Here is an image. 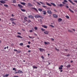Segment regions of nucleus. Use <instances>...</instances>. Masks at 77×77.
Segmentation results:
<instances>
[{
    "instance_id": "1",
    "label": "nucleus",
    "mask_w": 77,
    "mask_h": 77,
    "mask_svg": "<svg viewBox=\"0 0 77 77\" xmlns=\"http://www.w3.org/2000/svg\"><path fill=\"white\" fill-rule=\"evenodd\" d=\"M35 18H42V16H39L38 14H37L35 16Z\"/></svg>"
},
{
    "instance_id": "2",
    "label": "nucleus",
    "mask_w": 77,
    "mask_h": 77,
    "mask_svg": "<svg viewBox=\"0 0 77 77\" xmlns=\"http://www.w3.org/2000/svg\"><path fill=\"white\" fill-rule=\"evenodd\" d=\"M18 6L20 8V9H21L22 8H23V6L21 5L20 4H18Z\"/></svg>"
},
{
    "instance_id": "3",
    "label": "nucleus",
    "mask_w": 77,
    "mask_h": 77,
    "mask_svg": "<svg viewBox=\"0 0 77 77\" xmlns=\"http://www.w3.org/2000/svg\"><path fill=\"white\" fill-rule=\"evenodd\" d=\"M39 50L41 52H42V51H45L44 49L42 48H39Z\"/></svg>"
},
{
    "instance_id": "4",
    "label": "nucleus",
    "mask_w": 77,
    "mask_h": 77,
    "mask_svg": "<svg viewBox=\"0 0 77 77\" xmlns=\"http://www.w3.org/2000/svg\"><path fill=\"white\" fill-rule=\"evenodd\" d=\"M63 66L62 65H61L60 66V67L59 68V69H63Z\"/></svg>"
},
{
    "instance_id": "5",
    "label": "nucleus",
    "mask_w": 77,
    "mask_h": 77,
    "mask_svg": "<svg viewBox=\"0 0 77 77\" xmlns=\"http://www.w3.org/2000/svg\"><path fill=\"white\" fill-rule=\"evenodd\" d=\"M29 18H31V19H33V16L32 15H30L28 16Z\"/></svg>"
},
{
    "instance_id": "6",
    "label": "nucleus",
    "mask_w": 77,
    "mask_h": 77,
    "mask_svg": "<svg viewBox=\"0 0 77 77\" xmlns=\"http://www.w3.org/2000/svg\"><path fill=\"white\" fill-rule=\"evenodd\" d=\"M48 14H50L49 16H51V15H52V12H51V11H49Z\"/></svg>"
},
{
    "instance_id": "7",
    "label": "nucleus",
    "mask_w": 77,
    "mask_h": 77,
    "mask_svg": "<svg viewBox=\"0 0 77 77\" xmlns=\"http://www.w3.org/2000/svg\"><path fill=\"white\" fill-rule=\"evenodd\" d=\"M68 1L69 2L71 3H72L73 5H75V3H73L72 2V1H71V0H68Z\"/></svg>"
},
{
    "instance_id": "8",
    "label": "nucleus",
    "mask_w": 77,
    "mask_h": 77,
    "mask_svg": "<svg viewBox=\"0 0 77 77\" xmlns=\"http://www.w3.org/2000/svg\"><path fill=\"white\" fill-rule=\"evenodd\" d=\"M42 7L45 8V9H48V7L45 6L43 5Z\"/></svg>"
},
{
    "instance_id": "9",
    "label": "nucleus",
    "mask_w": 77,
    "mask_h": 77,
    "mask_svg": "<svg viewBox=\"0 0 77 77\" xmlns=\"http://www.w3.org/2000/svg\"><path fill=\"white\" fill-rule=\"evenodd\" d=\"M0 2L1 3H3V4H5L6 2H5L3 0H1L0 1Z\"/></svg>"
},
{
    "instance_id": "10",
    "label": "nucleus",
    "mask_w": 77,
    "mask_h": 77,
    "mask_svg": "<svg viewBox=\"0 0 77 77\" xmlns=\"http://www.w3.org/2000/svg\"><path fill=\"white\" fill-rule=\"evenodd\" d=\"M31 8L32 9H34L35 11H36V12H38V10L37 9H36V8Z\"/></svg>"
},
{
    "instance_id": "11",
    "label": "nucleus",
    "mask_w": 77,
    "mask_h": 77,
    "mask_svg": "<svg viewBox=\"0 0 77 77\" xmlns=\"http://www.w3.org/2000/svg\"><path fill=\"white\" fill-rule=\"evenodd\" d=\"M53 16L54 18H57V15H56V14H53Z\"/></svg>"
},
{
    "instance_id": "12",
    "label": "nucleus",
    "mask_w": 77,
    "mask_h": 77,
    "mask_svg": "<svg viewBox=\"0 0 77 77\" xmlns=\"http://www.w3.org/2000/svg\"><path fill=\"white\" fill-rule=\"evenodd\" d=\"M10 20H11V21H13L16 20V19H14V18H11L10 19Z\"/></svg>"
},
{
    "instance_id": "13",
    "label": "nucleus",
    "mask_w": 77,
    "mask_h": 77,
    "mask_svg": "<svg viewBox=\"0 0 77 77\" xmlns=\"http://www.w3.org/2000/svg\"><path fill=\"white\" fill-rule=\"evenodd\" d=\"M18 73H23V72L21 70H18L17 71Z\"/></svg>"
},
{
    "instance_id": "14",
    "label": "nucleus",
    "mask_w": 77,
    "mask_h": 77,
    "mask_svg": "<svg viewBox=\"0 0 77 77\" xmlns=\"http://www.w3.org/2000/svg\"><path fill=\"white\" fill-rule=\"evenodd\" d=\"M42 27H44V28H45V29H47V26L45 25H42Z\"/></svg>"
},
{
    "instance_id": "15",
    "label": "nucleus",
    "mask_w": 77,
    "mask_h": 77,
    "mask_svg": "<svg viewBox=\"0 0 77 77\" xmlns=\"http://www.w3.org/2000/svg\"><path fill=\"white\" fill-rule=\"evenodd\" d=\"M62 21V19L61 18H59L58 20V21L59 22H60V21Z\"/></svg>"
},
{
    "instance_id": "16",
    "label": "nucleus",
    "mask_w": 77,
    "mask_h": 77,
    "mask_svg": "<svg viewBox=\"0 0 77 77\" xmlns=\"http://www.w3.org/2000/svg\"><path fill=\"white\" fill-rule=\"evenodd\" d=\"M24 20H25L26 21H27V17H25L24 18Z\"/></svg>"
},
{
    "instance_id": "17",
    "label": "nucleus",
    "mask_w": 77,
    "mask_h": 77,
    "mask_svg": "<svg viewBox=\"0 0 77 77\" xmlns=\"http://www.w3.org/2000/svg\"><path fill=\"white\" fill-rule=\"evenodd\" d=\"M70 66H71V65L69 64L66 67L67 68H69L70 67Z\"/></svg>"
},
{
    "instance_id": "18",
    "label": "nucleus",
    "mask_w": 77,
    "mask_h": 77,
    "mask_svg": "<svg viewBox=\"0 0 77 77\" xmlns=\"http://www.w3.org/2000/svg\"><path fill=\"white\" fill-rule=\"evenodd\" d=\"M43 12L44 15H46V14H47V12L45 11H43Z\"/></svg>"
},
{
    "instance_id": "19",
    "label": "nucleus",
    "mask_w": 77,
    "mask_h": 77,
    "mask_svg": "<svg viewBox=\"0 0 77 77\" xmlns=\"http://www.w3.org/2000/svg\"><path fill=\"white\" fill-rule=\"evenodd\" d=\"M32 67L34 69H37L38 68V67L35 66H33Z\"/></svg>"
},
{
    "instance_id": "20",
    "label": "nucleus",
    "mask_w": 77,
    "mask_h": 77,
    "mask_svg": "<svg viewBox=\"0 0 77 77\" xmlns=\"http://www.w3.org/2000/svg\"><path fill=\"white\" fill-rule=\"evenodd\" d=\"M17 36L18 38H23L21 36H20L19 35H17Z\"/></svg>"
},
{
    "instance_id": "21",
    "label": "nucleus",
    "mask_w": 77,
    "mask_h": 77,
    "mask_svg": "<svg viewBox=\"0 0 77 77\" xmlns=\"http://www.w3.org/2000/svg\"><path fill=\"white\" fill-rule=\"evenodd\" d=\"M28 5L29 6H32V4L30 3H28Z\"/></svg>"
},
{
    "instance_id": "22",
    "label": "nucleus",
    "mask_w": 77,
    "mask_h": 77,
    "mask_svg": "<svg viewBox=\"0 0 77 77\" xmlns=\"http://www.w3.org/2000/svg\"><path fill=\"white\" fill-rule=\"evenodd\" d=\"M20 3L21 4V5H24V6L25 5H26V3L24 2H21Z\"/></svg>"
},
{
    "instance_id": "23",
    "label": "nucleus",
    "mask_w": 77,
    "mask_h": 77,
    "mask_svg": "<svg viewBox=\"0 0 77 77\" xmlns=\"http://www.w3.org/2000/svg\"><path fill=\"white\" fill-rule=\"evenodd\" d=\"M44 33H45V34H48V31H46L45 32H44Z\"/></svg>"
},
{
    "instance_id": "24",
    "label": "nucleus",
    "mask_w": 77,
    "mask_h": 77,
    "mask_svg": "<svg viewBox=\"0 0 77 77\" xmlns=\"http://www.w3.org/2000/svg\"><path fill=\"white\" fill-rule=\"evenodd\" d=\"M51 3V5H52L54 6H56V5L55 4H54V3Z\"/></svg>"
},
{
    "instance_id": "25",
    "label": "nucleus",
    "mask_w": 77,
    "mask_h": 77,
    "mask_svg": "<svg viewBox=\"0 0 77 77\" xmlns=\"http://www.w3.org/2000/svg\"><path fill=\"white\" fill-rule=\"evenodd\" d=\"M41 30L42 32H44L45 30L44 28H42Z\"/></svg>"
},
{
    "instance_id": "26",
    "label": "nucleus",
    "mask_w": 77,
    "mask_h": 77,
    "mask_svg": "<svg viewBox=\"0 0 77 77\" xmlns=\"http://www.w3.org/2000/svg\"><path fill=\"white\" fill-rule=\"evenodd\" d=\"M21 10L22 11V12H26V10L24 9H21Z\"/></svg>"
},
{
    "instance_id": "27",
    "label": "nucleus",
    "mask_w": 77,
    "mask_h": 77,
    "mask_svg": "<svg viewBox=\"0 0 77 77\" xmlns=\"http://www.w3.org/2000/svg\"><path fill=\"white\" fill-rule=\"evenodd\" d=\"M13 1V3H16V0H12Z\"/></svg>"
},
{
    "instance_id": "28",
    "label": "nucleus",
    "mask_w": 77,
    "mask_h": 77,
    "mask_svg": "<svg viewBox=\"0 0 77 77\" xmlns=\"http://www.w3.org/2000/svg\"><path fill=\"white\" fill-rule=\"evenodd\" d=\"M38 10L39 11H42V9H41V8H39Z\"/></svg>"
},
{
    "instance_id": "29",
    "label": "nucleus",
    "mask_w": 77,
    "mask_h": 77,
    "mask_svg": "<svg viewBox=\"0 0 77 77\" xmlns=\"http://www.w3.org/2000/svg\"><path fill=\"white\" fill-rule=\"evenodd\" d=\"M41 57L42 58V59L43 60H44V56H41Z\"/></svg>"
},
{
    "instance_id": "30",
    "label": "nucleus",
    "mask_w": 77,
    "mask_h": 77,
    "mask_svg": "<svg viewBox=\"0 0 77 77\" xmlns=\"http://www.w3.org/2000/svg\"><path fill=\"white\" fill-rule=\"evenodd\" d=\"M59 5V6L60 7H61L62 6H64V5H62V4H60Z\"/></svg>"
},
{
    "instance_id": "31",
    "label": "nucleus",
    "mask_w": 77,
    "mask_h": 77,
    "mask_svg": "<svg viewBox=\"0 0 77 77\" xmlns=\"http://www.w3.org/2000/svg\"><path fill=\"white\" fill-rule=\"evenodd\" d=\"M69 11H71V12H73V13L74 12V11H73L71 10V9L69 8Z\"/></svg>"
},
{
    "instance_id": "32",
    "label": "nucleus",
    "mask_w": 77,
    "mask_h": 77,
    "mask_svg": "<svg viewBox=\"0 0 77 77\" xmlns=\"http://www.w3.org/2000/svg\"><path fill=\"white\" fill-rule=\"evenodd\" d=\"M34 29H35V30H37V29H38V28L36 27H34Z\"/></svg>"
},
{
    "instance_id": "33",
    "label": "nucleus",
    "mask_w": 77,
    "mask_h": 77,
    "mask_svg": "<svg viewBox=\"0 0 77 77\" xmlns=\"http://www.w3.org/2000/svg\"><path fill=\"white\" fill-rule=\"evenodd\" d=\"M13 71H16V70L15 69V68H13Z\"/></svg>"
},
{
    "instance_id": "34",
    "label": "nucleus",
    "mask_w": 77,
    "mask_h": 77,
    "mask_svg": "<svg viewBox=\"0 0 77 77\" xmlns=\"http://www.w3.org/2000/svg\"><path fill=\"white\" fill-rule=\"evenodd\" d=\"M66 18H68L69 19V16H66Z\"/></svg>"
},
{
    "instance_id": "35",
    "label": "nucleus",
    "mask_w": 77,
    "mask_h": 77,
    "mask_svg": "<svg viewBox=\"0 0 77 77\" xmlns=\"http://www.w3.org/2000/svg\"><path fill=\"white\" fill-rule=\"evenodd\" d=\"M44 43L45 45H47V44H48V43H47V42H45Z\"/></svg>"
},
{
    "instance_id": "36",
    "label": "nucleus",
    "mask_w": 77,
    "mask_h": 77,
    "mask_svg": "<svg viewBox=\"0 0 77 77\" xmlns=\"http://www.w3.org/2000/svg\"><path fill=\"white\" fill-rule=\"evenodd\" d=\"M40 3H41V4H42V5H45V4H44L42 2H40Z\"/></svg>"
},
{
    "instance_id": "37",
    "label": "nucleus",
    "mask_w": 77,
    "mask_h": 77,
    "mask_svg": "<svg viewBox=\"0 0 77 77\" xmlns=\"http://www.w3.org/2000/svg\"><path fill=\"white\" fill-rule=\"evenodd\" d=\"M31 20H29L28 21L27 20V22H28V23H30V22H31Z\"/></svg>"
},
{
    "instance_id": "38",
    "label": "nucleus",
    "mask_w": 77,
    "mask_h": 77,
    "mask_svg": "<svg viewBox=\"0 0 77 77\" xmlns=\"http://www.w3.org/2000/svg\"><path fill=\"white\" fill-rule=\"evenodd\" d=\"M4 6H5V7H8V5H4Z\"/></svg>"
},
{
    "instance_id": "39",
    "label": "nucleus",
    "mask_w": 77,
    "mask_h": 77,
    "mask_svg": "<svg viewBox=\"0 0 77 77\" xmlns=\"http://www.w3.org/2000/svg\"><path fill=\"white\" fill-rule=\"evenodd\" d=\"M5 75L6 77H8L9 76V74H7Z\"/></svg>"
},
{
    "instance_id": "40",
    "label": "nucleus",
    "mask_w": 77,
    "mask_h": 77,
    "mask_svg": "<svg viewBox=\"0 0 77 77\" xmlns=\"http://www.w3.org/2000/svg\"><path fill=\"white\" fill-rule=\"evenodd\" d=\"M12 24H15V25H16V24L14 22H12Z\"/></svg>"
},
{
    "instance_id": "41",
    "label": "nucleus",
    "mask_w": 77,
    "mask_h": 77,
    "mask_svg": "<svg viewBox=\"0 0 77 77\" xmlns=\"http://www.w3.org/2000/svg\"><path fill=\"white\" fill-rule=\"evenodd\" d=\"M64 2H65L66 3H67V2H68V1L66 0H64Z\"/></svg>"
},
{
    "instance_id": "42",
    "label": "nucleus",
    "mask_w": 77,
    "mask_h": 77,
    "mask_svg": "<svg viewBox=\"0 0 77 77\" xmlns=\"http://www.w3.org/2000/svg\"><path fill=\"white\" fill-rule=\"evenodd\" d=\"M36 3H37L38 5H41V4H40V3H39L38 2H37Z\"/></svg>"
},
{
    "instance_id": "43",
    "label": "nucleus",
    "mask_w": 77,
    "mask_h": 77,
    "mask_svg": "<svg viewBox=\"0 0 77 77\" xmlns=\"http://www.w3.org/2000/svg\"><path fill=\"white\" fill-rule=\"evenodd\" d=\"M26 47H28V48H30V45H27Z\"/></svg>"
},
{
    "instance_id": "44",
    "label": "nucleus",
    "mask_w": 77,
    "mask_h": 77,
    "mask_svg": "<svg viewBox=\"0 0 77 77\" xmlns=\"http://www.w3.org/2000/svg\"><path fill=\"white\" fill-rule=\"evenodd\" d=\"M65 7H66V8H69V7L68 5H65Z\"/></svg>"
},
{
    "instance_id": "45",
    "label": "nucleus",
    "mask_w": 77,
    "mask_h": 77,
    "mask_svg": "<svg viewBox=\"0 0 77 77\" xmlns=\"http://www.w3.org/2000/svg\"><path fill=\"white\" fill-rule=\"evenodd\" d=\"M50 26H51V27H53L54 28V26H53L52 25H50Z\"/></svg>"
},
{
    "instance_id": "46",
    "label": "nucleus",
    "mask_w": 77,
    "mask_h": 77,
    "mask_svg": "<svg viewBox=\"0 0 77 77\" xmlns=\"http://www.w3.org/2000/svg\"><path fill=\"white\" fill-rule=\"evenodd\" d=\"M29 38H31L32 39H33V38H35L34 37L32 38V37H30V36H29Z\"/></svg>"
},
{
    "instance_id": "47",
    "label": "nucleus",
    "mask_w": 77,
    "mask_h": 77,
    "mask_svg": "<svg viewBox=\"0 0 77 77\" xmlns=\"http://www.w3.org/2000/svg\"><path fill=\"white\" fill-rule=\"evenodd\" d=\"M17 34L18 35H21V34L20 32H17Z\"/></svg>"
},
{
    "instance_id": "48",
    "label": "nucleus",
    "mask_w": 77,
    "mask_h": 77,
    "mask_svg": "<svg viewBox=\"0 0 77 77\" xmlns=\"http://www.w3.org/2000/svg\"><path fill=\"white\" fill-rule=\"evenodd\" d=\"M20 45H23V43H20Z\"/></svg>"
},
{
    "instance_id": "49",
    "label": "nucleus",
    "mask_w": 77,
    "mask_h": 77,
    "mask_svg": "<svg viewBox=\"0 0 77 77\" xmlns=\"http://www.w3.org/2000/svg\"><path fill=\"white\" fill-rule=\"evenodd\" d=\"M33 32V31L32 30H29V32Z\"/></svg>"
},
{
    "instance_id": "50",
    "label": "nucleus",
    "mask_w": 77,
    "mask_h": 77,
    "mask_svg": "<svg viewBox=\"0 0 77 77\" xmlns=\"http://www.w3.org/2000/svg\"><path fill=\"white\" fill-rule=\"evenodd\" d=\"M68 32H72V31L70 30H68Z\"/></svg>"
},
{
    "instance_id": "51",
    "label": "nucleus",
    "mask_w": 77,
    "mask_h": 77,
    "mask_svg": "<svg viewBox=\"0 0 77 77\" xmlns=\"http://www.w3.org/2000/svg\"><path fill=\"white\" fill-rule=\"evenodd\" d=\"M48 6H51V5L50 4H48Z\"/></svg>"
},
{
    "instance_id": "52",
    "label": "nucleus",
    "mask_w": 77,
    "mask_h": 77,
    "mask_svg": "<svg viewBox=\"0 0 77 77\" xmlns=\"http://www.w3.org/2000/svg\"><path fill=\"white\" fill-rule=\"evenodd\" d=\"M74 2H75V3H77V0H74Z\"/></svg>"
},
{
    "instance_id": "53",
    "label": "nucleus",
    "mask_w": 77,
    "mask_h": 77,
    "mask_svg": "<svg viewBox=\"0 0 77 77\" xmlns=\"http://www.w3.org/2000/svg\"><path fill=\"white\" fill-rule=\"evenodd\" d=\"M70 56V55L69 54L67 55H66V56H67V57L69 56Z\"/></svg>"
},
{
    "instance_id": "54",
    "label": "nucleus",
    "mask_w": 77,
    "mask_h": 77,
    "mask_svg": "<svg viewBox=\"0 0 77 77\" xmlns=\"http://www.w3.org/2000/svg\"><path fill=\"white\" fill-rule=\"evenodd\" d=\"M14 51H18V50H16V49H14Z\"/></svg>"
},
{
    "instance_id": "55",
    "label": "nucleus",
    "mask_w": 77,
    "mask_h": 77,
    "mask_svg": "<svg viewBox=\"0 0 77 77\" xmlns=\"http://www.w3.org/2000/svg\"><path fill=\"white\" fill-rule=\"evenodd\" d=\"M31 52V51H30V50H29V51H28V52L29 53H30Z\"/></svg>"
},
{
    "instance_id": "56",
    "label": "nucleus",
    "mask_w": 77,
    "mask_h": 77,
    "mask_svg": "<svg viewBox=\"0 0 77 77\" xmlns=\"http://www.w3.org/2000/svg\"><path fill=\"white\" fill-rule=\"evenodd\" d=\"M17 52H18V53H21V52H20V51H17Z\"/></svg>"
},
{
    "instance_id": "57",
    "label": "nucleus",
    "mask_w": 77,
    "mask_h": 77,
    "mask_svg": "<svg viewBox=\"0 0 77 77\" xmlns=\"http://www.w3.org/2000/svg\"><path fill=\"white\" fill-rule=\"evenodd\" d=\"M55 49H56V50H58V51H59V50L58 49L56 48H55Z\"/></svg>"
},
{
    "instance_id": "58",
    "label": "nucleus",
    "mask_w": 77,
    "mask_h": 77,
    "mask_svg": "<svg viewBox=\"0 0 77 77\" xmlns=\"http://www.w3.org/2000/svg\"><path fill=\"white\" fill-rule=\"evenodd\" d=\"M62 3H63V4H66V3H65V2H62Z\"/></svg>"
},
{
    "instance_id": "59",
    "label": "nucleus",
    "mask_w": 77,
    "mask_h": 77,
    "mask_svg": "<svg viewBox=\"0 0 77 77\" xmlns=\"http://www.w3.org/2000/svg\"><path fill=\"white\" fill-rule=\"evenodd\" d=\"M14 77H18V76H14Z\"/></svg>"
},
{
    "instance_id": "60",
    "label": "nucleus",
    "mask_w": 77,
    "mask_h": 77,
    "mask_svg": "<svg viewBox=\"0 0 77 77\" xmlns=\"http://www.w3.org/2000/svg\"><path fill=\"white\" fill-rule=\"evenodd\" d=\"M28 44H30V42H28Z\"/></svg>"
},
{
    "instance_id": "61",
    "label": "nucleus",
    "mask_w": 77,
    "mask_h": 77,
    "mask_svg": "<svg viewBox=\"0 0 77 77\" xmlns=\"http://www.w3.org/2000/svg\"><path fill=\"white\" fill-rule=\"evenodd\" d=\"M51 39L52 41H54V39L53 38H51Z\"/></svg>"
},
{
    "instance_id": "62",
    "label": "nucleus",
    "mask_w": 77,
    "mask_h": 77,
    "mask_svg": "<svg viewBox=\"0 0 77 77\" xmlns=\"http://www.w3.org/2000/svg\"><path fill=\"white\" fill-rule=\"evenodd\" d=\"M4 49H5V50H6V47H5L4 48Z\"/></svg>"
},
{
    "instance_id": "63",
    "label": "nucleus",
    "mask_w": 77,
    "mask_h": 77,
    "mask_svg": "<svg viewBox=\"0 0 77 77\" xmlns=\"http://www.w3.org/2000/svg\"><path fill=\"white\" fill-rule=\"evenodd\" d=\"M72 30H73V31H75V30L74 29H72Z\"/></svg>"
},
{
    "instance_id": "64",
    "label": "nucleus",
    "mask_w": 77,
    "mask_h": 77,
    "mask_svg": "<svg viewBox=\"0 0 77 77\" xmlns=\"http://www.w3.org/2000/svg\"><path fill=\"white\" fill-rule=\"evenodd\" d=\"M11 16H12V17H14V14H12L11 15Z\"/></svg>"
}]
</instances>
